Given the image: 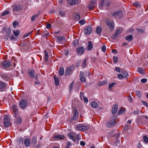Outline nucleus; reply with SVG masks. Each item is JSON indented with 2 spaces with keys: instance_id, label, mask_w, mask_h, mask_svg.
Wrapping results in <instances>:
<instances>
[{
  "instance_id": "obj_14",
  "label": "nucleus",
  "mask_w": 148,
  "mask_h": 148,
  "mask_svg": "<svg viewBox=\"0 0 148 148\" xmlns=\"http://www.w3.org/2000/svg\"><path fill=\"white\" fill-rule=\"evenodd\" d=\"M118 108V105L117 104H114L112 107V114L113 115L115 114Z\"/></svg>"
},
{
  "instance_id": "obj_29",
  "label": "nucleus",
  "mask_w": 148,
  "mask_h": 148,
  "mask_svg": "<svg viewBox=\"0 0 148 148\" xmlns=\"http://www.w3.org/2000/svg\"><path fill=\"white\" fill-rule=\"evenodd\" d=\"M125 112V110L124 108H121L118 112V115H121L124 114Z\"/></svg>"
},
{
  "instance_id": "obj_33",
  "label": "nucleus",
  "mask_w": 148,
  "mask_h": 148,
  "mask_svg": "<svg viewBox=\"0 0 148 148\" xmlns=\"http://www.w3.org/2000/svg\"><path fill=\"white\" fill-rule=\"evenodd\" d=\"M138 71L140 73L144 74V70L141 67H139L138 69Z\"/></svg>"
},
{
  "instance_id": "obj_13",
  "label": "nucleus",
  "mask_w": 148,
  "mask_h": 148,
  "mask_svg": "<svg viewBox=\"0 0 148 148\" xmlns=\"http://www.w3.org/2000/svg\"><path fill=\"white\" fill-rule=\"evenodd\" d=\"M3 66L5 68H7L11 65V63L10 61H5L2 63Z\"/></svg>"
},
{
  "instance_id": "obj_53",
  "label": "nucleus",
  "mask_w": 148,
  "mask_h": 148,
  "mask_svg": "<svg viewBox=\"0 0 148 148\" xmlns=\"http://www.w3.org/2000/svg\"><path fill=\"white\" fill-rule=\"evenodd\" d=\"M115 70L116 71H117L119 73H121L122 70H121V68L118 67H116L115 68Z\"/></svg>"
},
{
  "instance_id": "obj_47",
  "label": "nucleus",
  "mask_w": 148,
  "mask_h": 148,
  "mask_svg": "<svg viewBox=\"0 0 148 148\" xmlns=\"http://www.w3.org/2000/svg\"><path fill=\"white\" fill-rule=\"evenodd\" d=\"M74 85V83L72 82L70 85L69 86V91L71 92L73 89V88Z\"/></svg>"
},
{
  "instance_id": "obj_22",
  "label": "nucleus",
  "mask_w": 148,
  "mask_h": 148,
  "mask_svg": "<svg viewBox=\"0 0 148 148\" xmlns=\"http://www.w3.org/2000/svg\"><path fill=\"white\" fill-rule=\"evenodd\" d=\"M67 2L69 4L73 5L77 3L78 1L75 0H68Z\"/></svg>"
},
{
  "instance_id": "obj_4",
  "label": "nucleus",
  "mask_w": 148,
  "mask_h": 148,
  "mask_svg": "<svg viewBox=\"0 0 148 148\" xmlns=\"http://www.w3.org/2000/svg\"><path fill=\"white\" fill-rule=\"evenodd\" d=\"M106 25L109 27L110 30L112 32L114 29V24L112 21L110 19H108L106 21Z\"/></svg>"
},
{
  "instance_id": "obj_11",
  "label": "nucleus",
  "mask_w": 148,
  "mask_h": 148,
  "mask_svg": "<svg viewBox=\"0 0 148 148\" xmlns=\"http://www.w3.org/2000/svg\"><path fill=\"white\" fill-rule=\"evenodd\" d=\"M116 123L114 119H112L107 123L106 126L108 127H113L115 125Z\"/></svg>"
},
{
  "instance_id": "obj_28",
  "label": "nucleus",
  "mask_w": 148,
  "mask_h": 148,
  "mask_svg": "<svg viewBox=\"0 0 148 148\" xmlns=\"http://www.w3.org/2000/svg\"><path fill=\"white\" fill-rule=\"evenodd\" d=\"M88 49L89 50H90L92 48L93 45L91 41H88Z\"/></svg>"
},
{
  "instance_id": "obj_19",
  "label": "nucleus",
  "mask_w": 148,
  "mask_h": 148,
  "mask_svg": "<svg viewBox=\"0 0 148 148\" xmlns=\"http://www.w3.org/2000/svg\"><path fill=\"white\" fill-rule=\"evenodd\" d=\"M65 137L64 135L61 134H58L56 135L54 137V139L58 140L63 139Z\"/></svg>"
},
{
  "instance_id": "obj_12",
  "label": "nucleus",
  "mask_w": 148,
  "mask_h": 148,
  "mask_svg": "<svg viewBox=\"0 0 148 148\" xmlns=\"http://www.w3.org/2000/svg\"><path fill=\"white\" fill-rule=\"evenodd\" d=\"M85 50V49L82 47H80L77 48L76 50L78 55L79 54L81 55L84 52Z\"/></svg>"
},
{
  "instance_id": "obj_2",
  "label": "nucleus",
  "mask_w": 148,
  "mask_h": 148,
  "mask_svg": "<svg viewBox=\"0 0 148 148\" xmlns=\"http://www.w3.org/2000/svg\"><path fill=\"white\" fill-rule=\"evenodd\" d=\"M111 14L114 17L120 19L122 18L123 13L121 11L118 10L115 12H112Z\"/></svg>"
},
{
  "instance_id": "obj_35",
  "label": "nucleus",
  "mask_w": 148,
  "mask_h": 148,
  "mask_svg": "<svg viewBox=\"0 0 148 148\" xmlns=\"http://www.w3.org/2000/svg\"><path fill=\"white\" fill-rule=\"evenodd\" d=\"M45 53V59L46 62H47L48 60V55L47 52L46 50L44 51Z\"/></svg>"
},
{
  "instance_id": "obj_64",
  "label": "nucleus",
  "mask_w": 148,
  "mask_h": 148,
  "mask_svg": "<svg viewBox=\"0 0 148 148\" xmlns=\"http://www.w3.org/2000/svg\"><path fill=\"white\" fill-rule=\"evenodd\" d=\"M47 102H48L51 100V99L52 98V97H51V95H48L47 96Z\"/></svg>"
},
{
  "instance_id": "obj_15",
  "label": "nucleus",
  "mask_w": 148,
  "mask_h": 148,
  "mask_svg": "<svg viewBox=\"0 0 148 148\" xmlns=\"http://www.w3.org/2000/svg\"><path fill=\"white\" fill-rule=\"evenodd\" d=\"M105 0H103L100 2L99 5L100 7H102V6H104L105 5L108 6L110 5V3L108 1L105 2Z\"/></svg>"
},
{
  "instance_id": "obj_58",
  "label": "nucleus",
  "mask_w": 148,
  "mask_h": 148,
  "mask_svg": "<svg viewBox=\"0 0 148 148\" xmlns=\"http://www.w3.org/2000/svg\"><path fill=\"white\" fill-rule=\"evenodd\" d=\"M51 23H48L46 24V27L47 29H49L51 27Z\"/></svg>"
},
{
  "instance_id": "obj_9",
  "label": "nucleus",
  "mask_w": 148,
  "mask_h": 148,
  "mask_svg": "<svg viewBox=\"0 0 148 148\" xmlns=\"http://www.w3.org/2000/svg\"><path fill=\"white\" fill-rule=\"evenodd\" d=\"M73 68L72 67H67L65 70V75L67 76L71 75L73 73Z\"/></svg>"
},
{
  "instance_id": "obj_49",
  "label": "nucleus",
  "mask_w": 148,
  "mask_h": 148,
  "mask_svg": "<svg viewBox=\"0 0 148 148\" xmlns=\"http://www.w3.org/2000/svg\"><path fill=\"white\" fill-rule=\"evenodd\" d=\"M134 5L137 7H139L140 6V4L138 2L136 1L133 3Z\"/></svg>"
},
{
  "instance_id": "obj_37",
  "label": "nucleus",
  "mask_w": 148,
  "mask_h": 148,
  "mask_svg": "<svg viewBox=\"0 0 148 148\" xmlns=\"http://www.w3.org/2000/svg\"><path fill=\"white\" fill-rule=\"evenodd\" d=\"M121 73H122L124 75V78L126 77L128 75V73L125 70H123L122 71Z\"/></svg>"
},
{
  "instance_id": "obj_30",
  "label": "nucleus",
  "mask_w": 148,
  "mask_h": 148,
  "mask_svg": "<svg viewBox=\"0 0 148 148\" xmlns=\"http://www.w3.org/2000/svg\"><path fill=\"white\" fill-rule=\"evenodd\" d=\"M54 79L55 81V85L56 86L58 85L59 84V78L58 77H56L55 75H54Z\"/></svg>"
},
{
  "instance_id": "obj_52",
  "label": "nucleus",
  "mask_w": 148,
  "mask_h": 148,
  "mask_svg": "<svg viewBox=\"0 0 148 148\" xmlns=\"http://www.w3.org/2000/svg\"><path fill=\"white\" fill-rule=\"evenodd\" d=\"M86 58H85L83 60V62L82 63V66L84 68H85L86 66Z\"/></svg>"
},
{
  "instance_id": "obj_10",
  "label": "nucleus",
  "mask_w": 148,
  "mask_h": 148,
  "mask_svg": "<svg viewBox=\"0 0 148 148\" xmlns=\"http://www.w3.org/2000/svg\"><path fill=\"white\" fill-rule=\"evenodd\" d=\"M12 10L13 11H17L21 10L23 7L20 5H14L12 6Z\"/></svg>"
},
{
  "instance_id": "obj_18",
  "label": "nucleus",
  "mask_w": 148,
  "mask_h": 148,
  "mask_svg": "<svg viewBox=\"0 0 148 148\" xmlns=\"http://www.w3.org/2000/svg\"><path fill=\"white\" fill-rule=\"evenodd\" d=\"M22 121L21 118L20 117L18 116L16 117L14 120L15 123L17 124H19L21 123Z\"/></svg>"
},
{
  "instance_id": "obj_48",
  "label": "nucleus",
  "mask_w": 148,
  "mask_h": 148,
  "mask_svg": "<svg viewBox=\"0 0 148 148\" xmlns=\"http://www.w3.org/2000/svg\"><path fill=\"white\" fill-rule=\"evenodd\" d=\"M107 81H103L101 82H100L99 83V85L100 86H102V85L106 84H107Z\"/></svg>"
},
{
  "instance_id": "obj_38",
  "label": "nucleus",
  "mask_w": 148,
  "mask_h": 148,
  "mask_svg": "<svg viewBox=\"0 0 148 148\" xmlns=\"http://www.w3.org/2000/svg\"><path fill=\"white\" fill-rule=\"evenodd\" d=\"M113 59L114 63L116 64L118 62V58L117 57L114 56L113 58Z\"/></svg>"
},
{
  "instance_id": "obj_32",
  "label": "nucleus",
  "mask_w": 148,
  "mask_h": 148,
  "mask_svg": "<svg viewBox=\"0 0 148 148\" xmlns=\"http://www.w3.org/2000/svg\"><path fill=\"white\" fill-rule=\"evenodd\" d=\"M75 14V21H77L80 19V16L79 14L78 13H74Z\"/></svg>"
},
{
  "instance_id": "obj_17",
  "label": "nucleus",
  "mask_w": 148,
  "mask_h": 148,
  "mask_svg": "<svg viewBox=\"0 0 148 148\" xmlns=\"http://www.w3.org/2000/svg\"><path fill=\"white\" fill-rule=\"evenodd\" d=\"M24 144L26 147H29L30 145V140L27 138L25 139L24 140Z\"/></svg>"
},
{
  "instance_id": "obj_46",
  "label": "nucleus",
  "mask_w": 148,
  "mask_h": 148,
  "mask_svg": "<svg viewBox=\"0 0 148 148\" xmlns=\"http://www.w3.org/2000/svg\"><path fill=\"white\" fill-rule=\"evenodd\" d=\"M78 41L77 39H76L74 40L73 42V46H76L78 44Z\"/></svg>"
},
{
  "instance_id": "obj_36",
  "label": "nucleus",
  "mask_w": 148,
  "mask_h": 148,
  "mask_svg": "<svg viewBox=\"0 0 148 148\" xmlns=\"http://www.w3.org/2000/svg\"><path fill=\"white\" fill-rule=\"evenodd\" d=\"M9 13V11L8 10H6L5 12H3L1 15L0 14V17L1 18V16H4L8 14Z\"/></svg>"
},
{
  "instance_id": "obj_42",
  "label": "nucleus",
  "mask_w": 148,
  "mask_h": 148,
  "mask_svg": "<svg viewBox=\"0 0 148 148\" xmlns=\"http://www.w3.org/2000/svg\"><path fill=\"white\" fill-rule=\"evenodd\" d=\"M136 30L139 33H144L145 32V31L143 29L136 28Z\"/></svg>"
},
{
  "instance_id": "obj_24",
  "label": "nucleus",
  "mask_w": 148,
  "mask_h": 148,
  "mask_svg": "<svg viewBox=\"0 0 148 148\" xmlns=\"http://www.w3.org/2000/svg\"><path fill=\"white\" fill-rule=\"evenodd\" d=\"M90 105L92 107L94 108H96L98 107V104L96 101H92L90 103Z\"/></svg>"
},
{
  "instance_id": "obj_57",
  "label": "nucleus",
  "mask_w": 148,
  "mask_h": 148,
  "mask_svg": "<svg viewBox=\"0 0 148 148\" xmlns=\"http://www.w3.org/2000/svg\"><path fill=\"white\" fill-rule=\"evenodd\" d=\"M147 79L145 78L142 79L141 80V82L143 83H145L147 82Z\"/></svg>"
},
{
  "instance_id": "obj_62",
  "label": "nucleus",
  "mask_w": 148,
  "mask_h": 148,
  "mask_svg": "<svg viewBox=\"0 0 148 148\" xmlns=\"http://www.w3.org/2000/svg\"><path fill=\"white\" fill-rule=\"evenodd\" d=\"M59 13L60 15L62 16H63L65 14L64 12H63L62 10H60L59 12Z\"/></svg>"
},
{
  "instance_id": "obj_39",
  "label": "nucleus",
  "mask_w": 148,
  "mask_h": 148,
  "mask_svg": "<svg viewBox=\"0 0 148 148\" xmlns=\"http://www.w3.org/2000/svg\"><path fill=\"white\" fill-rule=\"evenodd\" d=\"M13 33L16 36H18L20 34L19 31L18 30H17L16 32L14 30L13 31Z\"/></svg>"
},
{
  "instance_id": "obj_8",
  "label": "nucleus",
  "mask_w": 148,
  "mask_h": 148,
  "mask_svg": "<svg viewBox=\"0 0 148 148\" xmlns=\"http://www.w3.org/2000/svg\"><path fill=\"white\" fill-rule=\"evenodd\" d=\"M123 30L122 29H118L116 30L115 33L111 36V38L112 39H115L117 36L119 35L122 32Z\"/></svg>"
},
{
  "instance_id": "obj_26",
  "label": "nucleus",
  "mask_w": 148,
  "mask_h": 148,
  "mask_svg": "<svg viewBox=\"0 0 148 148\" xmlns=\"http://www.w3.org/2000/svg\"><path fill=\"white\" fill-rule=\"evenodd\" d=\"M35 72V71L34 70H30L28 71V73L31 77L33 78L34 77Z\"/></svg>"
},
{
  "instance_id": "obj_21",
  "label": "nucleus",
  "mask_w": 148,
  "mask_h": 148,
  "mask_svg": "<svg viewBox=\"0 0 148 148\" xmlns=\"http://www.w3.org/2000/svg\"><path fill=\"white\" fill-rule=\"evenodd\" d=\"M95 2L94 0L91 1L90 4L88 5V7L90 10H92L93 8L95 7Z\"/></svg>"
},
{
  "instance_id": "obj_51",
  "label": "nucleus",
  "mask_w": 148,
  "mask_h": 148,
  "mask_svg": "<svg viewBox=\"0 0 148 148\" xmlns=\"http://www.w3.org/2000/svg\"><path fill=\"white\" fill-rule=\"evenodd\" d=\"M143 139L145 143H148V137L146 136H143Z\"/></svg>"
},
{
  "instance_id": "obj_63",
  "label": "nucleus",
  "mask_w": 148,
  "mask_h": 148,
  "mask_svg": "<svg viewBox=\"0 0 148 148\" xmlns=\"http://www.w3.org/2000/svg\"><path fill=\"white\" fill-rule=\"evenodd\" d=\"M83 100H84V102L85 103H88V98L87 97H85L84 96Z\"/></svg>"
},
{
  "instance_id": "obj_1",
  "label": "nucleus",
  "mask_w": 148,
  "mask_h": 148,
  "mask_svg": "<svg viewBox=\"0 0 148 148\" xmlns=\"http://www.w3.org/2000/svg\"><path fill=\"white\" fill-rule=\"evenodd\" d=\"M19 105L20 108L23 109L27 108L29 106V104L27 100L23 99L20 101Z\"/></svg>"
},
{
  "instance_id": "obj_59",
  "label": "nucleus",
  "mask_w": 148,
  "mask_h": 148,
  "mask_svg": "<svg viewBox=\"0 0 148 148\" xmlns=\"http://www.w3.org/2000/svg\"><path fill=\"white\" fill-rule=\"evenodd\" d=\"M139 113V111L138 110H137L134 111L133 112V114L134 115H135L138 114Z\"/></svg>"
},
{
  "instance_id": "obj_44",
  "label": "nucleus",
  "mask_w": 148,
  "mask_h": 148,
  "mask_svg": "<svg viewBox=\"0 0 148 148\" xmlns=\"http://www.w3.org/2000/svg\"><path fill=\"white\" fill-rule=\"evenodd\" d=\"M32 143L33 144L36 145L37 143V138L35 137H33Z\"/></svg>"
},
{
  "instance_id": "obj_5",
  "label": "nucleus",
  "mask_w": 148,
  "mask_h": 148,
  "mask_svg": "<svg viewBox=\"0 0 148 148\" xmlns=\"http://www.w3.org/2000/svg\"><path fill=\"white\" fill-rule=\"evenodd\" d=\"M92 25L87 26L84 30V33L86 35L90 34L92 31Z\"/></svg>"
},
{
  "instance_id": "obj_45",
  "label": "nucleus",
  "mask_w": 148,
  "mask_h": 148,
  "mask_svg": "<svg viewBox=\"0 0 148 148\" xmlns=\"http://www.w3.org/2000/svg\"><path fill=\"white\" fill-rule=\"evenodd\" d=\"M56 37L57 38V40L59 41L63 40L65 39V37L64 36L62 37L58 36H57Z\"/></svg>"
},
{
  "instance_id": "obj_27",
  "label": "nucleus",
  "mask_w": 148,
  "mask_h": 148,
  "mask_svg": "<svg viewBox=\"0 0 148 148\" xmlns=\"http://www.w3.org/2000/svg\"><path fill=\"white\" fill-rule=\"evenodd\" d=\"M64 73V69L62 67H60L59 71V74L60 76H62Z\"/></svg>"
},
{
  "instance_id": "obj_20",
  "label": "nucleus",
  "mask_w": 148,
  "mask_h": 148,
  "mask_svg": "<svg viewBox=\"0 0 148 148\" xmlns=\"http://www.w3.org/2000/svg\"><path fill=\"white\" fill-rule=\"evenodd\" d=\"M0 76L4 80H7L9 79V77L5 74L2 73H0Z\"/></svg>"
},
{
  "instance_id": "obj_43",
  "label": "nucleus",
  "mask_w": 148,
  "mask_h": 148,
  "mask_svg": "<svg viewBox=\"0 0 148 148\" xmlns=\"http://www.w3.org/2000/svg\"><path fill=\"white\" fill-rule=\"evenodd\" d=\"M38 14H36L35 15H33L32 17L31 20L32 21H34L35 20V18L38 16Z\"/></svg>"
},
{
  "instance_id": "obj_25",
  "label": "nucleus",
  "mask_w": 148,
  "mask_h": 148,
  "mask_svg": "<svg viewBox=\"0 0 148 148\" xmlns=\"http://www.w3.org/2000/svg\"><path fill=\"white\" fill-rule=\"evenodd\" d=\"M125 38L128 42H130L133 40V37L132 35H130L127 36Z\"/></svg>"
},
{
  "instance_id": "obj_56",
  "label": "nucleus",
  "mask_w": 148,
  "mask_h": 148,
  "mask_svg": "<svg viewBox=\"0 0 148 148\" xmlns=\"http://www.w3.org/2000/svg\"><path fill=\"white\" fill-rule=\"evenodd\" d=\"M80 80L82 82H84L86 81V78L84 76L80 77Z\"/></svg>"
},
{
  "instance_id": "obj_7",
  "label": "nucleus",
  "mask_w": 148,
  "mask_h": 148,
  "mask_svg": "<svg viewBox=\"0 0 148 148\" xmlns=\"http://www.w3.org/2000/svg\"><path fill=\"white\" fill-rule=\"evenodd\" d=\"M74 135L75 134L72 132H69L68 134V136L69 138L72 139L76 144H78L79 143V141L76 138H74Z\"/></svg>"
},
{
  "instance_id": "obj_23",
  "label": "nucleus",
  "mask_w": 148,
  "mask_h": 148,
  "mask_svg": "<svg viewBox=\"0 0 148 148\" xmlns=\"http://www.w3.org/2000/svg\"><path fill=\"white\" fill-rule=\"evenodd\" d=\"M75 111L73 116V119L74 120H76L78 117V112L76 109L75 108Z\"/></svg>"
},
{
  "instance_id": "obj_50",
  "label": "nucleus",
  "mask_w": 148,
  "mask_h": 148,
  "mask_svg": "<svg viewBox=\"0 0 148 148\" xmlns=\"http://www.w3.org/2000/svg\"><path fill=\"white\" fill-rule=\"evenodd\" d=\"M86 23V21L84 19H82L79 22V23L82 25H83Z\"/></svg>"
},
{
  "instance_id": "obj_6",
  "label": "nucleus",
  "mask_w": 148,
  "mask_h": 148,
  "mask_svg": "<svg viewBox=\"0 0 148 148\" xmlns=\"http://www.w3.org/2000/svg\"><path fill=\"white\" fill-rule=\"evenodd\" d=\"M5 34L4 36V38L5 40H7L10 37L11 33V28H8L6 29Z\"/></svg>"
},
{
  "instance_id": "obj_55",
  "label": "nucleus",
  "mask_w": 148,
  "mask_h": 148,
  "mask_svg": "<svg viewBox=\"0 0 148 148\" xmlns=\"http://www.w3.org/2000/svg\"><path fill=\"white\" fill-rule=\"evenodd\" d=\"M119 79H122L124 77V76L121 74H119L117 75Z\"/></svg>"
},
{
  "instance_id": "obj_40",
  "label": "nucleus",
  "mask_w": 148,
  "mask_h": 148,
  "mask_svg": "<svg viewBox=\"0 0 148 148\" xmlns=\"http://www.w3.org/2000/svg\"><path fill=\"white\" fill-rule=\"evenodd\" d=\"M116 84L117 83L116 82H113L111 84H110L108 86L109 89L111 90L112 88L113 87L115 84Z\"/></svg>"
},
{
  "instance_id": "obj_34",
  "label": "nucleus",
  "mask_w": 148,
  "mask_h": 148,
  "mask_svg": "<svg viewBox=\"0 0 148 148\" xmlns=\"http://www.w3.org/2000/svg\"><path fill=\"white\" fill-rule=\"evenodd\" d=\"M82 124H80L76 126V128L78 130L82 131Z\"/></svg>"
},
{
  "instance_id": "obj_31",
  "label": "nucleus",
  "mask_w": 148,
  "mask_h": 148,
  "mask_svg": "<svg viewBox=\"0 0 148 148\" xmlns=\"http://www.w3.org/2000/svg\"><path fill=\"white\" fill-rule=\"evenodd\" d=\"M102 29L101 27L98 26L97 27L95 32L98 34H99L101 32Z\"/></svg>"
},
{
  "instance_id": "obj_61",
  "label": "nucleus",
  "mask_w": 148,
  "mask_h": 148,
  "mask_svg": "<svg viewBox=\"0 0 148 148\" xmlns=\"http://www.w3.org/2000/svg\"><path fill=\"white\" fill-rule=\"evenodd\" d=\"M128 99L130 102H132L133 101L130 95L128 97Z\"/></svg>"
},
{
  "instance_id": "obj_3",
  "label": "nucleus",
  "mask_w": 148,
  "mask_h": 148,
  "mask_svg": "<svg viewBox=\"0 0 148 148\" xmlns=\"http://www.w3.org/2000/svg\"><path fill=\"white\" fill-rule=\"evenodd\" d=\"M3 124L6 127L9 126L11 127V125L10 123V121L9 117L7 115H6L3 119Z\"/></svg>"
},
{
  "instance_id": "obj_16",
  "label": "nucleus",
  "mask_w": 148,
  "mask_h": 148,
  "mask_svg": "<svg viewBox=\"0 0 148 148\" xmlns=\"http://www.w3.org/2000/svg\"><path fill=\"white\" fill-rule=\"evenodd\" d=\"M6 88L5 84L2 82H0V91H3Z\"/></svg>"
},
{
  "instance_id": "obj_54",
  "label": "nucleus",
  "mask_w": 148,
  "mask_h": 148,
  "mask_svg": "<svg viewBox=\"0 0 148 148\" xmlns=\"http://www.w3.org/2000/svg\"><path fill=\"white\" fill-rule=\"evenodd\" d=\"M17 142L19 143H21L23 142V139L21 137L19 138L17 140Z\"/></svg>"
},
{
  "instance_id": "obj_60",
  "label": "nucleus",
  "mask_w": 148,
  "mask_h": 148,
  "mask_svg": "<svg viewBox=\"0 0 148 148\" xmlns=\"http://www.w3.org/2000/svg\"><path fill=\"white\" fill-rule=\"evenodd\" d=\"M106 47L105 45H104L103 46L101 50L103 52H105L106 51Z\"/></svg>"
},
{
  "instance_id": "obj_41",
  "label": "nucleus",
  "mask_w": 148,
  "mask_h": 148,
  "mask_svg": "<svg viewBox=\"0 0 148 148\" xmlns=\"http://www.w3.org/2000/svg\"><path fill=\"white\" fill-rule=\"evenodd\" d=\"M82 130L86 131L89 128V127L88 126H85L82 125Z\"/></svg>"
}]
</instances>
